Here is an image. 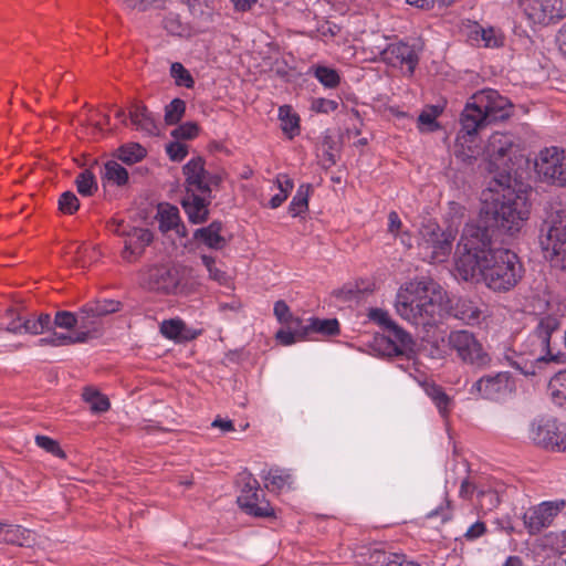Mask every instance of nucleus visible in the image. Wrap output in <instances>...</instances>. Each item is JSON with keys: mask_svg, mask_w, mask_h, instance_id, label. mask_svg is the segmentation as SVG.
Listing matches in <instances>:
<instances>
[{"mask_svg": "<svg viewBox=\"0 0 566 566\" xmlns=\"http://www.w3.org/2000/svg\"><path fill=\"white\" fill-rule=\"evenodd\" d=\"M496 180L503 187L490 202H484L479 219L463 228L457 248L458 276L472 284H484L494 293L512 291L523 279L525 269L518 255L496 247L494 240L513 235L528 218L526 198L511 187V176Z\"/></svg>", "mask_w": 566, "mask_h": 566, "instance_id": "nucleus-1", "label": "nucleus"}, {"mask_svg": "<svg viewBox=\"0 0 566 566\" xmlns=\"http://www.w3.org/2000/svg\"><path fill=\"white\" fill-rule=\"evenodd\" d=\"M395 306L401 318L423 328L438 325L443 313L468 325L480 324L485 316L479 302L463 296L449 297L431 279L407 283L399 290Z\"/></svg>", "mask_w": 566, "mask_h": 566, "instance_id": "nucleus-2", "label": "nucleus"}, {"mask_svg": "<svg viewBox=\"0 0 566 566\" xmlns=\"http://www.w3.org/2000/svg\"><path fill=\"white\" fill-rule=\"evenodd\" d=\"M513 104L494 90L473 94L461 113V129L455 139V156L463 160L479 155V133L488 125L502 122L512 114Z\"/></svg>", "mask_w": 566, "mask_h": 566, "instance_id": "nucleus-3", "label": "nucleus"}, {"mask_svg": "<svg viewBox=\"0 0 566 566\" xmlns=\"http://www.w3.org/2000/svg\"><path fill=\"white\" fill-rule=\"evenodd\" d=\"M185 195L181 206L189 222L200 224L209 219V206L213 199L212 191L219 190L223 181L220 172H210L206 169V161L201 156L190 159L184 167Z\"/></svg>", "mask_w": 566, "mask_h": 566, "instance_id": "nucleus-4", "label": "nucleus"}, {"mask_svg": "<svg viewBox=\"0 0 566 566\" xmlns=\"http://www.w3.org/2000/svg\"><path fill=\"white\" fill-rule=\"evenodd\" d=\"M538 240L545 258L566 270V208L562 202L545 203Z\"/></svg>", "mask_w": 566, "mask_h": 566, "instance_id": "nucleus-5", "label": "nucleus"}, {"mask_svg": "<svg viewBox=\"0 0 566 566\" xmlns=\"http://www.w3.org/2000/svg\"><path fill=\"white\" fill-rule=\"evenodd\" d=\"M535 172L542 182L566 187V151L554 146L542 149L535 160Z\"/></svg>", "mask_w": 566, "mask_h": 566, "instance_id": "nucleus-6", "label": "nucleus"}, {"mask_svg": "<svg viewBox=\"0 0 566 566\" xmlns=\"http://www.w3.org/2000/svg\"><path fill=\"white\" fill-rule=\"evenodd\" d=\"M448 345L465 364L482 368L491 361V357L482 344L469 331H452L448 336Z\"/></svg>", "mask_w": 566, "mask_h": 566, "instance_id": "nucleus-7", "label": "nucleus"}, {"mask_svg": "<svg viewBox=\"0 0 566 566\" xmlns=\"http://www.w3.org/2000/svg\"><path fill=\"white\" fill-rule=\"evenodd\" d=\"M560 327L559 319L554 315H545L537 319L536 326L528 335V353L537 360H556L551 349V337Z\"/></svg>", "mask_w": 566, "mask_h": 566, "instance_id": "nucleus-8", "label": "nucleus"}, {"mask_svg": "<svg viewBox=\"0 0 566 566\" xmlns=\"http://www.w3.org/2000/svg\"><path fill=\"white\" fill-rule=\"evenodd\" d=\"M185 268L179 265H155L144 274L142 285L153 292L175 294L184 280Z\"/></svg>", "mask_w": 566, "mask_h": 566, "instance_id": "nucleus-9", "label": "nucleus"}, {"mask_svg": "<svg viewBox=\"0 0 566 566\" xmlns=\"http://www.w3.org/2000/svg\"><path fill=\"white\" fill-rule=\"evenodd\" d=\"M109 229L117 235L124 238V250L122 256L127 262L136 261L154 239L149 229L130 227L124 221H113Z\"/></svg>", "mask_w": 566, "mask_h": 566, "instance_id": "nucleus-10", "label": "nucleus"}, {"mask_svg": "<svg viewBox=\"0 0 566 566\" xmlns=\"http://www.w3.org/2000/svg\"><path fill=\"white\" fill-rule=\"evenodd\" d=\"M527 19L547 25L566 17V0H518Z\"/></svg>", "mask_w": 566, "mask_h": 566, "instance_id": "nucleus-11", "label": "nucleus"}, {"mask_svg": "<svg viewBox=\"0 0 566 566\" xmlns=\"http://www.w3.org/2000/svg\"><path fill=\"white\" fill-rule=\"evenodd\" d=\"M420 248L430 251L433 262L442 261L452 249L454 235L451 231H443L436 222H428L420 229Z\"/></svg>", "mask_w": 566, "mask_h": 566, "instance_id": "nucleus-12", "label": "nucleus"}, {"mask_svg": "<svg viewBox=\"0 0 566 566\" xmlns=\"http://www.w3.org/2000/svg\"><path fill=\"white\" fill-rule=\"evenodd\" d=\"M239 506L248 514L255 517L274 516V510L270 502L265 500L264 492L260 489L258 480L250 474L244 483L241 494L237 500Z\"/></svg>", "mask_w": 566, "mask_h": 566, "instance_id": "nucleus-13", "label": "nucleus"}, {"mask_svg": "<svg viewBox=\"0 0 566 566\" xmlns=\"http://www.w3.org/2000/svg\"><path fill=\"white\" fill-rule=\"evenodd\" d=\"M421 51L420 44L399 41L388 44L380 55L384 62L394 67L406 65L409 74L412 75L419 64Z\"/></svg>", "mask_w": 566, "mask_h": 566, "instance_id": "nucleus-14", "label": "nucleus"}, {"mask_svg": "<svg viewBox=\"0 0 566 566\" xmlns=\"http://www.w3.org/2000/svg\"><path fill=\"white\" fill-rule=\"evenodd\" d=\"M564 500L555 502H543L530 509L523 515L524 525L531 535L541 533L553 523L557 514L565 507Z\"/></svg>", "mask_w": 566, "mask_h": 566, "instance_id": "nucleus-15", "label": "nucleus"}, {"mask_svg": "<svg viewBox=\"0 0 566 566\" xmlns=\"http://www.w3.org/2000/svg\"><path fill=\"white\" fill-rule=\"evenodd\" d=\"M513 379L509 371H500L495 375H485L476 380L471 392H478L483 399L499 400L513 390Z\"/></svg>", "mask_w": 566, "mask_h": 566, "instance_id": "nucleus-16", "label": "nucleus"}, {"mask_svg": "<svg viewBox=\"0 0 566 566\" xmlns=\"http://www.w3.org/2000/svg\"><path fill=\"white\" fill-rule=\"evenodd\" d=\"M558 422L557 418L551 416L533 419L527 430L528 440L537 448L551 452L554 450V446H558V442L554 441V434L558 432Z\"/></svg>", "mask_w": 566, "mask_h": 566, "instance_id": "nucleus-17", "label": "nucleus"}, {"mask_svg": "<svg viewBox=\"0 0 566 566\" xmlns=\"http://www.w3.org/2000/svg\"><path fill=\"white\" fill-rule=\"evenodd\" d=\"M385 335L380 343L386 344L388 356H407L413 353L415 342L409 333L398 326L395 322L384 331Z\"/></svg>", "mask_w": 566, "mask_h": 566, "instance_id": "nucleus-18", "label": "nucleus"}, {"mask_svg": "<svg viewBox=\"0 0 566 566\" xmlns=\"http://www.w3.org/2000/svg\"><path fill=\"white\" fill-rule=\"evenodd\" d=\"M122 303L115 300L94 301L81 308V328H88L94 325V318L106 316L120 311ZM95 332V328H92Z\"/></svg>", "mask_w": 566, "mask_h": 566, "instance_id": "nucleus-19", "label": "nucleus"}, {"mask_svg": "<svg viewBox=\"0 0 566 566\" xmlns=\"http://www.w3.org/2000/svg\"><path fill=\"white\" fill-rule=\"evenodd\" d=\"M513 146L514 144L509 135L496 132L490 136L485 150L493 164H505Z\"/></svg>", "mask_w": 566, "mask_h": 566, "instance_id": "nucleus-20", "label": "nucleus"}, {"mask_svg": "<svg viewBox=\"0 0 566 566\" xmlns=\"http://www.w3.org/2000/svg\"><path fill=\"white\" fill-rule=\"evenodd\" d=\"M222 228V222L214 220L208 227L197 229L193 238L202 241L210 249L221 250L228 243L226 238L221 235Z\"/></svg>", "mask_w": 566, "mask_h": 566, "instance_id": "nucleus-21", "label": "nucleus"}, {"mask_svg": "<svg viewBox=\"0 0 566 566\" xmlns=\"http://www.w3.org/2000/svg\"><path fill=\"white\" fill-rule=\"evenodd\" d=\"M128 117L137 129L148 134H156L157 125L155 118L146 105L138 102L133 103L129 107Z\"/></svg>", "mask_w": 566, "mask_h": 566, "instance_id": "nucleus-22", "label": "nucleus"}, {"mask_svg": "<svg viewBox=\"0 0 566 566\" xmlns=\"http://www.w3.org/2000/svg\"><path fill=\"white\" fill-rule=\"evenodd\" d=\"M424 391L428 395V397L431 398V400L434 402L436 407L439 410V413L447 418L453 407V399L447 395L444 389L434 384H424Z\"/></svg>", "mask_w": 566, "mask_h": 566, "instance_id": "nucleus-23", "label": "nucleus"}, {"mask_svg": "<svg viewBox=\"0 0 566 566\" xmlns=\"http://www.w3.org/2000/svg\"><path fill=\"white\" fill-rule=\"evenodd\" d=\"M2 319L3 323H1V329L11 334L27 333L25 325L28 323L29 317L24 316L20 310L15 307L7 308L2 316Z\"/></svg>", "mask_w": 566, "mask_h": 566, "instance_id": "nucleus-24", "label": "nucleus"}, {"mask_svg": "<svg viewBox=\"0 0 566 566\" xmlns=\"http://www.w3.org/2000/svg\"><path fill=\"white\" fill-rule=\"evenodd\" d=\"M547 390L552 402L566 409V369L556 373L551 378Z\"/></svg>", "mask_w": 566, "mask_h": 566, "instance_id": "nucleus-25", "label": "nucleus"}, {"mask_svg": "<svg viewBox=\"0 0 566 566\" xmlns=\"http://www.w3.org/2000/svg\"><path fill=\"white\" fill-rule=\"evenodd\" d=\"M279 119L283 133L289 138L300 134V117L290 105H283L279 108Z\"/></svg>", "mask_w": 566, "mask_h": 566, "instance_id": "nucleus-26", "label": "nucleus"}, {"mask_svg": "<svg viewBox=\"0 0 566 566\" xmlns=\"http://www.w3.org/2000/svg\"><path fill=\"white\" fill-rule=\"evenodd\" d=\"M3 541L18 546H30L33 542L31 531L20 525L6 524Z\"/></svg>", "mask_w": 566, "mask_h": 566, "instance_id": "nucleus-27", "label": "nucleus"}, {"mask_svg": "<svg viewBox=\"0 0 566 566\" xmlns=\"http://www.w3.org/2000/svg\"><path fill=\"white\" fill-rule=\"evenodd\" d=\"M265 481V488L271 492H280L285 485L291 483L292 475L289 471L272 468L263 476Z\"/></svg>", "mask_w": 566, "mask_h": 566, "instance_id": "nucleus-28", "label": "nucleus"}, {"mask_svg": "<svg viewBox=\"0 0 566 566\" xmlns=\"http://www.w3.org/2000/svg\"><path fill=\"white\" fill-rule=\"evenodd\" d=\"M82 397L95 413L106 412L111 407L108 398L93 387H85Z\"/></svg>", "mask_w": 566, "mask_h": 566, "instance_id": "nucleus-29", "label": "nucleus"}, {"mask_svg": "<svg viewBox=\"0 0 566 566\" xmlns=\"http://www.w3.org/2000/svg\"><path fill=\"white\" fill-rule=\"evenodd\" d=\"M146 154V149L137 143H129L117 149V158L127 165L140 161Z\"/></svg>", "mask_w": 566, "mask_h": 566, "instance_id": "nucleus-30", "label": "nucleus"}, {"mask_svg": "<svg viewBox=\"0 0 566 566\" xmlns=\"http://www.w3.org/2000/svg\"><path fill=\"white\" fill-rule=\"evenodd\" d=\"M361 563L368 566H392V554H387L380 548H366L360 553Z\"/></svg>", "mask_w": 566, "mask_h": 566, "instance_id": "nucleus-31", "label": "nucleus"}, {"mask_svg": "<svg viewBox=\"0 0 566 566\" xmlns=\"http://www.w3.org/2000/svg\"><path fill=\"white\" fill-rule=\"evenodd\" d=\"M314 76L326 88H336L340 83V76L335 69L325 65H314L312 67Z\"/></svg>", "mask_w": 566, "mask_h": 566, "instance_id": "nucleus-32", "label": "nucleus"}, {"mask_svg": "<svg viewBox=\"0 0 566 566\" xmlns=\"http://www.w3.org/2000/svg\"><path fill=\"white\" fill-rule=\"evenodd\" d=\"M310 190V185H301L298 187L295 196L293 197L289 206V211L293 217L301 216L304 211L307 210Z\"/></svg>", "mask_w": 566, "mask_h": 566, "instance_id": "nucleus-33", "label": "nucleus"}, {"mask_svg": "<svg viewBox=\"0 0 566 566\" xmlns=\"http://www.w3.org/2000/svg\"><path fill=\"white\" fill-rule=\"evenodd\" d=\"M159 230L166 233L174 228L178 227L181 221L179 210L175 206H167V208L159 210Z\"/></svg>", "mask_w": 566, "mask_h": 566, "instance_id": "nucleus-34", "label": "nucleus"}, {"mask_svg": "<svg viewBox=\"0 0 566 566\" xmlns=\"http://www.w3.org/2000/svg\"><path fill=\"white\" fill-rule=\"evenodd\" d=\"M75 184L78 193L84 197L93 196L98 188L94 174L88 169L77 175Z\"/></svg>", "mask_w": 566, "mask_h": 566, "instance_id": "nucleus-35", "label": "nucleus"}, {"mask_svg": "<svg viewBox=\"0 0 566 566\" xmlns=\"http://www.w3.org/2000/svg\"><path fill=\"white\" fill-rule=\"evenodd\" d=\"M308 328H311V333H318L325 336H334L339 334V324L336 318H311Z\"/></svg>", "mask_w": 566, "mask_h": 566, "instance_id": "nucleus-36", "label": "nucleus"}, {"mask_svg": "<svg viewBox=\"0 0 566 566\" xmlns=\"http://www.w3.org/2000/svg\"><path fill=\"white\" fill-rule=\"evenodd\" d=\"M104 178L123 186L128 181V172L117 161L109 160L104 166Z\"/></svg>", "mask_w": 566, "mask_h": 566, "instance_id": "nucleus-37", "label": "nucleus"}, {"mask_svg": "<svg viewBox=\"0 0 566 566\" xmlns=\"http://www.w3.org/2000/svg\"><path fill=\"white\" fill-rule=\"evenodd\" d=\"M27 334L39 335L44 331H51L54 327L50 314L41 313L38 317H29L27 323Z\"/></svg>", "mask_w": 566, "mask_h": 566, "instance_id": "nucleus-38", "label": "nucleus"}, {"mask_svg": "<svg viewBox=\"0 0 566 566\" xmlns=\"http://www.w3.org/2000/svg\"><path fill=\"white\" fill-rule=\"evenodd\" d=\"M186 112V103L180 98L172 99L165 107V122L167 125H176Z\"/></svg>", "mask_w": 566, "mask_h": 566, "instance_id": "nucleus-39", "label": "nucleus"}, {"mask_svg": "<svg viewBox=\"0 0 566 566\" xmlns=\"http://www.w3.org/2000/svg\"><path fill=\"white\" fill-rule=\"evenodd\" d=\"M170 75L175 80L176 85L192 88L195 80L190 72L179 62H175L170 66Z\"/></svg>", "mask_w": 566, "mask_h": 566, "instance_id": "nucleus-40", "label": "nucleus"}, {"mask_svg": "<svg viewBox=\"0 0 566 566\" xmlns=\"http://www.w3.org/2000/svg\"><path fill=\"white\" fill-rule=\"evenodd\" d=\"M84 331L77 332L74 336L65 333H53L57 346H65L77 343H86L93 337V331L83 328Z\"/></svg>", "mask_w": 566, "mask_h": 566, "instance_id": "nucleus-41", "label": "nucleus"}, {"mask_svg": "<svg viewBox=\"0 0 566 566\" xmlns=\"http://www.w3.org/2000/svg\"><path fill=\"white\" fill-rule=\"evenodd\" d=\"M53 324L54 327L71 329L77 324L81 325V312L78 313V315H75L67 311H59L55 314Z\"/></svg>", "mask_w": 566, "mask_h": 566, "instance_id": "nucleus-42", "label": "nucleus"}, {"mask_svg": "<svg viewBox=\"0 0 566 566\" xmlns=\"http://www.w3.org/2000/svg\"><path fill=\"white\" fill-rule=\"evenodd\" d=\"M80 208V200L72 191L63 192L59 198V209L65 214H73Z\"/></svg>", "mask_w": 566, "mask_h": 566, "instance_id": "nucleus-43", "label": "nucleus"}, {"mask_svg": "<svg viewBox=\"0 0 566 566\" xmlns=\"http://www.w3.org/2000/svg\"><path fill=\"white\" fill-rule=\"evenodd\" d=\"M35 443L41 449L57 458L64 459L66 457L65 452L61 449L59 442L54 439H51L50 437L39 434L35 437Z\"/></svg>", "mask_w": 566, "mask_h": 566, "instance_id": "nucleus-44", "label": "nucleus"}, {"mask_svg": "<svg viewBox=\"0 0 566 566\" xmlns=\"http://www.w3.org/2000/svg\"><path fill=\"white\" fill-rule=\"evenodd\" d=\"M199 133V126L197 123L195 122H187V123H184L181 125H179L178 127H176L172 132H171V136L174 138H176L177 140L179 139H192L195 138Z\"/></svg>", "mask_w": 566, "mask_h": 566, "instance_id": "nucleus-45", "label": "nucleus"}, {"mask_svg": "<svg viewBox=\"0 0 566 566\" xmlns=\"http://www.w3.org/2000/svg\"><path fill=\"white\" fill-rule=\"evenodd\" d=\"M163 25L167 32L172 35H182L187 28L181 22L180 17L176 13H168L164 20Z\"/></svg>", "mask_w": 566, "mask_h": 566, "instance_id": "nucleus-46", "label": "nucleus"}, {"mask_svg": "<svg viewBox=\"0 0 566 566\" xmlns=\"http://www.w3.org/2000/svg\"><path fill=\"white\" fill-rule=\"evenodd\" d=\"M185 325L179 319L164 321L160 325V333L169 339H178Z\"/></svg>", "mask_w": 566, "mask_h": 566, "instance_id": "nucleus-47", "label": "nucleus"}, {"mask_svg": "<svg viewBox=\"0 0 566 566\" xmlns=\"http://www.w3.org/2000/svg\"><path fill=\"white\" fill-rule=\"evenodd\" d=\"M333 296L340 300L342 302H348L352 300L359 298L361 290L353 284H346L343 287L333 291Z\"/></svg>", "mask_w": 566, "mask_h": 566, "instance_id": "nucleus-48", "label": "nucleus"}, {"mask_svg": "<svg viewBox=\"0 0 566 566\" xmlns=\"http://www.w3.org/2000/svg\"><path fill=\"white\" fill-rule=\"evenodd\" d=\"M165 0H124L127 8L132 10L146 11L149 8H164Z\"/></svg>", "mask_w": 566, "mask_h": 566, "instance_id": "nucleus-49", "label": "nucleus"}, {"mask_svg": "<svg viewBox=\"0 0 566 566\" xmlns=\"http://www.w3.org/2000/svg\"><path fill=\"white\" fill-rule=\"evenodd\" d=\"M338 107V103L334 99H327L323 97L314 98L311 104V109L316 113L329 114L335 112Z\"/></svg>", "mask_w": 566, "mask_h": 566, "instance_id": "nucleus-50", "label": "nucleus"}, {"mask_svg": "<svg viewBox=\"0 0 566 566\" xmlns=\"http://www.w3.org/2000/svg\"><path fill=\"white\" fill-rule=\"evenodd\" d=\"M166 151L172 161H181L188 154V147L176 140L166 145Z\"/></svg>", "mask_w": 566, "mask_h": 566, "instance_id": "nucleus-51", "label": "nucleus"}, {"mask_svg": "<svg viewBox=\"0 0 566 566\" xmlns=\"http://www.w3.org/2000/svg\"><path fill=\"white\" fill-rule=\"evenodd\" d=\"M286 328L293 331L298 339H306V337L311 334V328H308V324L304 325L302 318L293 316L291 321L286 324Z\"/></svg>", "mask_w": 566, "mask_h": 566, "instance_id": "nucleus-52", "label": "nucleus"}, {"mask_svg": "<svg viewBox=\"0 0 566 566\" xmlns=\"http://www.w3.org/2000/svg\"><path fill=\"white\" fill-rule=\"evenodd\" d=\"M273 313L276 319L284 325L293 317L289 305L283 300L276 301L274 303Z\"/></svg>", "mask_w": 566, "mask_h": 566, "instance_id": "nucleus-53", "label": "nucleus"}, {"mask_svg": "<svg viewBox=\"0 0 566 566\" xmlns=\"http://www.w3.org/2000/svg\"><path fill=\"white\" fill-rule=\"evenodd\" d=\"M478 497L480 500L481 506L486 505L488 510L496 507L500 503L499 495L493 490H480L478 491Z\"/></svg>", "mask_w": 566, "mask_h": 566, "instance_id": "nucleus-54", "label": "nucleus"}, {"mask_svg": "<svg viewBox=\"0 0 566 566\" xmlns=\"http://www.w3.org/2000/svg\"><path fill=\"white\" fill-rule=\"evenodd\" d=\"M481 39L488 48H497L502 44V39L493 28L481 29Z\"/></svg>", "mask_w": 566, "mask_h": 566, "instance_id": "nucleus-55", "label": "nucleus"}, {"mask_svg": "<svg viewBox=\"0 0 566 566\" xmlns=\"http://www.w3.org/2000/svg\"><path fill=\"white\" fill-rule=\"evenodd\" d=\"M559 432H556L554 434V441L558 442V446H554V450L551 452H566V423L559 421L558 422V430Z\"/></svg>", "mask_w": 566, "mask_h": 566, "instance_id": "nucleus-56", "label": "nucleus"}, {"mask_svg": "<svg viewBox=\"0 0 566 566\" xmlns=\"http://www.w3.org/2000/svg\"><path fill=\"white\" fill-rule=\"evenodd\" d=\"M369 317L373 321L379 323L384 327V331L387 328V326L394 323V321L389 317L388 313L380 308L370 310Z\"/></svg>", "mask_w": 566, "mask_h": 566, "instance_id": "nucleus-57", "label": "nucleus"}, {"mask_svg": "<svg viewBox=\"0 0 566 566\" xmlns=\"http://www.w3.org/2000/svg\"><path fill=\"white\" fill-rule=\"evenodd\" d=\"M451 503H452V502L448 499V496H446V509H447V511H448V512H444L443 506H440V507H438V509L432 510L431 512H429V513L427 514V517H428V518H432V517H434V516H439V515H440V516H441V521H442V523H446V522L450 521V520L452 518V514H451V509H452V507H451Z\"/></svg>", "mask_w": 566, "mask_h": 566, "instance_id": "nucleus-58", "label": "nucleus"}, {"mask_svg": "<svg viewBox=\"0 0 566 566\" xmlns=\"http://www.w3.org/2000/svg\"><path fill=\"white\" fill-rule=\"evenodd\" d=\"M275 337L282 345L285 346L292 345L300 340L296 334L289 328H281L277 331Z\"/></svg>", "mask_w": 566, "mask_h": 566, "instance_id": "nucleus-59", "label": "nucleus"}, {"mask_svg": "<svg viewBox=\"0 0 566 566\" xmlns=\"http://www.w3.org/2000/svg\"><path fill=\"white\" fill-rule=\"evenodd\" d=\"M485 532H486L485 523L478 521L469 527V530L464 534V537L468 541H474V539L481 537L482 535H484Z\"/></svg>", "mask_w": 566, "mask_h": 566, "instance_id": "nucleus-60", "label": "nucleus"}, {"mask_svg": "<svg viewBox=\"0 0 566 566\" xmlns=\"http://www.w3.org/2000/svg\"><path fill=\"white\" fill-rule=\"evenodd\" d=\"M438 116L437 108H432L431 112H422L418 117L419 125H426L430 127V130H433L438 126L436 123V118Z\"/></svg>", "mask_w": 566, "mask_h": 566, "instance_id": "nucleus-61", "label": "nucleus"}, {"mask_svg": "<svg viewBox=\"0 0 566 566\" xmlns=\"http://www.w3.org/2000/svg\"><path fill=\"white\" fill-rule=\"evenodd\" d=\"M402 227L399 214L396 211H390L388 214V232L397 235Z\"/></svg>", "mask_w": 566, "mask_h": 566, "instance_id": "nucleus-62", "label": "nucleus"}, {"mask_svg": "<svg viewBox=\"0 0 566 566\" xmlns=\"http://www.w3.org/2000/svg\"><path fill=\"white\" fill-rule=\"evenodd\" d=\"M392 565L397 566H422L415 560H409L405 554H392Z\"/></svg>", "mask_w": 566, "mask_h": 566, "instance_id": "nucleus-63", "label": "nucleus"}, {"mask_svg": "<svg viewBox=\"0 0 566 566\" xmlns=\"http://www.w3.org/2000/svg\"><path fill=\"white\" fill-rule=\"evenodd\" d=\"M557 44H558L559 51L566 56V23L558 31Z\"/></svg>", "mask_w": 566, "mask_h": 566, "instance_id": "nucleus-64", "label": "nucleus"}]
</instances>
